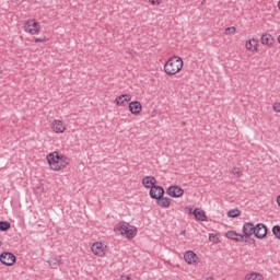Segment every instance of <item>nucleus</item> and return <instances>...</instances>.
I'll use <instances>...</instances> for the list:
<instances>
[{
	"instance_id": "28",
	"label": "nucleus",
	"mask_w": 280,
	"mask_h": 280,
	"mask_svg": "<svg viewBox=\"0 0 280 280\" xmlns=\"http://www.w3.org/2000/svg\"><path fill=\"white\" fill-rule=\"evenodd\" d=\"M225 34L226 35L235 34V27L231 26V27L225 28Z\"/></svg>"
},
{
	"instance_id": "16",
	"label": "nucleus",
	"mask_w": 280,
	"mask_h": 280,
	"mask_svg": "<svg viewBox=\"0 0 280 280\" xmlns=\"http://www.w3.org/2000/svg\"><path fill=\"white\" fill-rule=\"evenodd\" d=\"M261 45H267V47H271L275 43V37L272 35L266 33L260 38Z\"/></svg>"
},
{
	"instance_id": "33",
	"label": "nucleus",
	"mask_w": 280,
	"mask_h": 280,
	"mask_svg": "<svg viewBox=\"0 0 280 280\" xmlns=\"http://www.w3.org/2000/svg\"><path fill=\"white\" fill-rule=\"evenodd\" d=\"M120 280H132V278L130 276H121Z\"/></svg>"
},
{
	"instance_id": "11",
	"label": "nucleus",
	"mask_w": 280,
	"mask_h": 280,
	"mask_svg": "<svg viewBox=\"0 0 280 280\" xmlns=\"http://www.w3.org/2000/svg\"><path fill=\"white\" fill-rule=\"evenodd\" d=\"M129 110L131 115H140L141 110H143V106L139 101H132L129 103Z\"/></svg>"
},
{
	"instance_id": "22",
	"label": "nucleus",
	"mask_w": 280,
	"mask_h": 280,
	"mask_svg": "<svg viewBox=\"0 0 280 280\" xmlns=\"http://www.w3.org/2000/svg\"><path fill=\"white\" fill-rule=\"evenodd\" d=\"M240 209H232L228 212V218H240Z\"/></svg>"
},
{
	"instance_id": "23",
	"label": "nucleus",
	"mask_w": 280,
	"mask_h": 280,
	"mask_svg": "<svg viewBox=\"0 0 280 280\" xmlns=\"http://www.w3.org/2000/svg\"><path fill=\"white\" fill-rule=\"evenodd\" d=\"M231 173L233 174V176H235V178H241L242 176V170H240L238 167H233Z\"/></svg>"
},
{
	"instance_id": "25",
	"label": "nucleus",
	"mask_w": 280,
	"mask_h": 280,
	"mask_svg": "<svg viewBox=\"0 0 280 280\" xmlns=\"http://www.w3.org/2000/svg\"><path fill=\"white\" fill-rule=\"evenodd\" d=\"M115 102H116V106H124V104L126 103V101H124L122 94L120 96L116 97Z\"/></svg>"
},
{
	"instance_id": "13",
	"label": "nucleus",
	"mask_w": 280,
	"mask_h": 280,
	"mask_svg": "<svg viewBox=\"0 0 280 280\" xmlns=\"http://www.w3.org/2000/svg\"><path fill=\"white\" fill-rule=\"evenodd\" d=\"M129 223L126 222H119L115 225L114 231L115 233H118V235H126L128 231Z\"/></svg>"
},
{
	"instance_id": "6",
	"label": "nucleus",
	"mask_w": 280,
	"mask_h": 280,
	"mask_svg": "<svg viewBox=\"0 0 280 280\" xmlns=\"http://www.w3.org/2000/svg\"><path fill=\"white\" fill-rule=\"evenodd\" d=\"M166 194L171 196V198H182L185 190L178 185H173L167 188Z\"/></svg>"
},
{
	"instance_id": "21",
	"label": "nucleus",
	"mask_w": 280,
	"mask_h": 280,
	"mask_svg": "<svg viewBox=\"0 0 280 280\" xmlns=\"http://www.w3.org/2000/svg\"><path fill=\"white\" fill-rule=\"evenodd\" d=\"M10 229H12V224L10 222L0 221V231L1 232L10 231Z\"/></svg>"
},
{
	"instance_id": "32",
	"label": "nucleus",
	"mask_w": 280,
	"mask_h": 280,
	"mask_svg": "<svg viewBox=\"0 0 280 280\" xmlns=\"http://www.w3.org/2000/svg\"><path fill=\"white\" fill-rule=\"evenodd\" d=\"M122 100H124V102H130V100H132V97L130 96V94H122Z\"/></svg>"
},
{
	"instance_id": "26",
	"label": "nucleus",
	"mask_w": 280,
	"mask_h": 280,
	"mask_svg": "<svg viewBox=\"0 0 280 280\" xmlns=\"http://www.w3.org/2000/svg\"><path fill=\"white\" fill-rule=\"evenodd\" d=\"M210 242H213V244H218L220 242V238H218V235L215 234H209Z\"/></svg>"
},
{
	"instance_id": "37",
	"label": "nucleus",
	"mask_w": 280,
	"mask_h": 280,
	"mask_svg": "<svg viewBox=\"0 0 280 280\" xmlns=\"http://www.w3.org/2000/svg\"><path fill=\"white\" fill-rule=\"evenodd\" d=\"M1 246H3V242L0 241V248H1Z\"/></svg>"
},
{
	"instance_id": "20",
	"label": "nucleus",
	"mask_w": 280,
	"mask_h": 280,
	"mask_svg": "<svg viewBox=\"0 0 280 280\" xmlns=\"http://www.w3.org/2000/svg\"><path fill=\"white\" fill-rule=\"evenodd\" d=\"M245 280H264V276H261V273L252 272L245 277Z\"/></svg>"
},
{
	"instance_id": "10",
	"label": "nucleus",
	"mask_w": 280,
	"mask_h": 280,
	"mask_svg": "<svg viewBox=\"0 0 280 280\" xmlns=\"http://www.w3.org/2000/svg\"><path fill=\"white\" fill-rule=\"evenodd\" d=\"M255 229L256 225L247 222L243 225V236L244 238L248 240V237H250V235H255Z\"/></svg>"
},
{
	"instance_id": "15",
	"label": "nucleus",
	"mask_w": 280,
	"mask_h": 280,
	"mask_svg": "<svg viewBox=\"0 0 280 280\" xmlns=\"http://www.w3.org/2000/svg\"><path fill=\"white\" fill-rule=\"evenodd\" d=\"M225 237H228V240H233L234 242H244V236L235 231L226 232Z\"/></svg>"
},
{
	"instance_id": "35",
	"label": "nucleus",
	"mask_w": 280,
	"mask_h": 280,
	"mask_svg": "<svg viewBox=\"0 0 280 280\" xmlns=\"http://www.w3.org/2000/svg\"><path fill=\"white\" fill-rule=\"evenodd\" d=\"M180 235H184V236L187 235V231L183 230Z\"/></svg>"
},
{
	"instance_id": "12",
	"label": "nucleus",
	"mask_w": 280,
	"mask_h": 280,
	"mask_svg": "<svg viewBox=\"0 0 280 280\" xmlns=\"http://www.w3.org/2000/svg\"><path fill=\"white\" fill-rule=\"evenodd\" d=\"M142 185L147 189H152V187H161L156 185V177L154 176H145L142 178Z\"/></svg>"
},
{
	"instance_id": "30",
	"label": "nucleus",
	"mask_w": 280,
	"mask_h": 280,
	"mask_svg": "<svg viewBox=\"0 0 280 280\" xmlns=\"http://www.w3.org/2000/svg\"><path fill=\"white\" fill-rule=\"evenodd\" d=\"M152 5H161L163 0H149Z\"/></svg>"
},
{
	"instance_id": "36",
	"label": "nucleus",
	"mask_w": 280,
	"mask_h": 280,
	"mask_svg": "<svg viewBox=\"0 0 280 280\" xmlns=\"http://www.w3.org/2000/svg\"><path fill=\"white\" fill-rule=\"evenodd\" d=\"M277 203L280 206V195L277 198Z\"/></svg>"
},
{
	"instance_id": "31",
	"label": "nucleus",
	"mask_w": 280,
	"mask_h": 280,
	"mask_svg": "<svg viewBox=\"0 0 280 280\" xmlns=\"http://www.w3.org/2000/svg\"><path fill=\"white\" fill-rule=\"evenodd\" d=\"M47 38L46 37H43V38H40V37H36L35 38V43H47Z\"/></svg>"
},
{
	"instance_id": "2",
	"label": "nucleus",
	"mask_w": 280,
	"mask_h": 280,
	"mask_svg": "<svg viewBox=\"0 0 280 280\" xmlns=\"http://www.w3.org/2000/svg\"><path fill=\"white\" fill-rule=\"evenodd\" d=\"M150 198L156 200V205L162 209H167L172 205V199L165 196V189L163 186H154L149 191Z\"/></svg>"
},
{
	"instance_id": "29",
	"label": "nucleus",
	"mask_w": 280,
	"mask_h": 280,
	"mask_svg": "<svg viewBox=\"0 0 280 280\" xmlns=\"http://www.w3.org/2000/svg\"><path fill=\"white\" fill-rule=\"evenodd\" d=\"M275 113H280V103H275L272 106Z\"/></svg>"
},
{
	"instance_id": "19",
	"label": "nucleus",
	"mask_w": 280,
	"mask_h": 280,
	"mask_svg": "<svg viewBox=\"0 0 280 280\" xmlns=\"http://www.w3.org/2000/svg\"><path fill=\"white\" fill-rule=\"evenodd\" d=\"M125 235L127 240H132L137 235V228L129 224Z\"/></svg>"
},
{
	"instance_id": "27",
	"label": "nucleus",
	"mask_w": 280,
	"mask_h": 280,
	"mask_svg": "<svg viewBox=\"0 0 280 280\" xmlns=\"http://www.w3.org/2000/svg\"><path fill=\"white\" fill-rule=\"evenodd\" d=\"M48 264H50V266H60V259L58 258H51Z\"/></svg>"
},
{
	"instance_id": "5",
	"label": "nucleus",
	"mask_w": 280,
	"mask_h": 280,
	"mask_svg": "<svg viewBox=\"0 0 280 280\" xmlns=\"http://www.w3.org/2000/svg\"><path fill=\"white\" fill-rule=\"evenodd\" d=\"M0 262L3 264V266H14V264H16V256L10 252L1 253Z\"/></svg>"
},
{
	"instance_id": "34",
	"label": "nucleus",
	"mask_w": 280,
	"mask_h": 280,
	"mask_svg": "<svg viewBox=\"0 0 280 280\" xmlns=\"http://www.w3.org/2000/svg\"><path fill=\"white\" fill-rule=\"evenodd\" d=\"M153 194H154L155 196H159V190H158V189H153Z\"/></svg>"
},
{
	"instance_id": "24",
	"label": "nucleus",
	"mask_w": 280,
	"mask_h": 280,
	"mask_svg": "<svg viewBox=\"0 0 280 280\" xmlns=\"http://www.w3.org/2000/svg\"><path fill=\"white\" fill-rule=\"evenodd\" d=\"M272 233H273L275 237H277V240H280V225H275L272 228Z\"/></svg>"
},
{
	"instance_id": "39",
	"label": "nucleus",
	"mask_w": 280,
	"mask_h": 280,
	"mask_svg": "<svg viewBox=\"0 0 280 280\" xmlns=\"http://www.w3.org/2000/svg\"><path fill=\"white\" fill-rule=\"evenodd\" d=\"M207 280H209V278H207Z\"/></svg>"
},
{
	"instance_id": "4",
	"label": "nucleus",
	"mask_w": 280,
	"mask_h": 280,
	"mask_svg": "<svg viewBox=\"0 0 280 280\" xmlns=\"http://www.w3.org/2000/svg\"><path fill=\"white\" fill-rule=\"evenodd\" d=\"M24 32L31 34L32 36H35V34H38L40 32V24L36 22V19L28 20L25 22Z\"/></svg>"
},
{
	"instance_id": "3",
	"label": "nucleus",
	"mask_w": 280,
	"mask_h": 280,
	"mask_svg": "<svg viewBox=\"0 0 280 280\" xmlns=\"http://www.w3.org/2000/svg\"><path fill=\"white\" fill-rule=\"evenodd\" d=\"M183 58L178 56H173L168 58L166 63L164 65V72L166 75H176V73H180L183 71Z\"/></svg>"
},
{
	"instance_id": "9",
	"label": "nucleus",
	"mask_w": 280,
	"mask_h": 280,
	"mask_svg": "<svg viewBox=\"0 0 280 280\" xmlns=\"http://www.w3.org/2000/svg\"><path fill=\"white\" fill-rule=\"evenodd\" d=\"M184 259L189 266H196V264H198V255H196L194 250H187L184 254Z\"/></svg>"
},
{
	"instance_id": "14",
	"label": "nucleus",
	"mask_w": 280,
	"mask_h": 280,
	"mask_svg": "<svg viewBox=\"0 0 280 280\" xmlns=\"http://www.w3.org/2000/svg\"><path fill=\"white\" fill-rule=\"evenodd\" d=\"M52 130L54 132L62 133L65 132V130H67V126H65V122H62V120H54Z\"/></svg>"
},
{
	"instance_id": "17",
	"label": "nucleus",
	"mask_w": 280,
	"mask_h": 280,
	"mask_svg": "<svg viewBox=\"0 0 280 280\" xmlns=\"http://www.w3.org/2000/svg\"><path fill=\"white\" fill-rule=\"evenodd\" d=\"M259 42L255 38L248 39L245 44V47L248 51H257Z\"/></svg>"
},
{
	"instance_id": "7",
	"label": "nucleus",
	"mask_w": 280,
	"mask_h": 280,
	"mask_svg": "<svg viewBox=\"0 0 280 280\" xmlns=\"http://www.w3.org/2000/svg\"><path fill=\"white\" fill-rule=\"evenodd\" d=\"M254 235H255V237H257V240H264V237H266V235H268V228L266 226V224L258 223L256 225Z\"/></svg>"
},
{
	"instance_id": "18",
	"label": "nucleus",
	"mask_w": 280,
	"mask_h": 280,
	"mask_svg": "<svg viewBox=\"0 0 280 280\" xmlns=\"http://www.w3.org/2000/svg\"><path fill=\"white\" fill-rule=\"evenodd\" d=\"M196 220H199V222H207V214L205 213V210L195 209L194 212Z\"/></svg>"
},
{
	"instance_id": "38",
	"label": "nucleus",
	"mask_w": 280,
	"mask_h": 280,
	"mask_svg": "<svg viewBox=\"0 0 280 280\" xmlns=\"http://www.w3.org/2000/svg\"><path fill=\"white\" fill-rule=\"evenodd\" d=\"M207 280H209V278H207Z\"/></svg>"
},
{
	"instance_id": "8",
	"label": "nucleus",
	"mask_w": 280,
	"mask_h": 280,
	"mask_svg": "<svg viewBox=\"0 0 280 280\" xmlns=\"http://www.w3.org/2000/svg\"><path fill=\"white\" fill-rule=\"evenodd\" d=\"M91 250L96 255V257H104V255H106V248H104V244H102V242L94 243Z\"/></svg>"
},
{
	"instance_id": "1",
	"label": "nucleus",
	"mask_w": 280,
	"mask_h": 280,
	"mask_svg": "<svg viewBox=\"0 0 280 280\" xmlns=\"http://www.w3.org/2000/svg\"><path fill=\"white\" fill-rule=\"evenodd\" d=\"M46 161L48 162L50 170L54 172H60V170H65V167H67V165L70 163L69 158H67L65 154L58 153V151L49 153L46 156Z\"/></svg>"
}]
</instances>
